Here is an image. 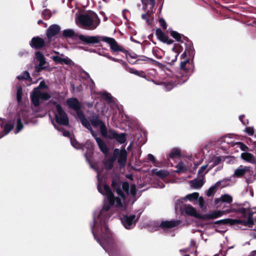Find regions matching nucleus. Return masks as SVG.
I'll return each mask as SVG.
<instances>
[{
  "instance_id": "obj_1",
  "label": "nucleus",
  "mask_w": 256,
  "mask_h": 256,
  "mask_svg": "<svg viewBox=\"0 0 256 256\" xmlns=\"http://www.w3.org/2000/svg\"><path fill=\"white\" fill-rule=\"evenodd\" d=\"M180 76L176 78L177 80H171L161 82L166 90L170 91L178 84H182L186 82L194 71V66L190 62L189 60H185L180 63Z\"/></svg>"
},
{
  "instance_id": "obj_2",
  "label": "nucleus",
  "mask_w": 256,
  "mask_h": 256,
  "mask_svg": "<svg viewBox=\"0 0 256 256\" xmlns=\"http://www.w3.org/2000/svg\"><path fill=\"white\" fill-rule=\"evenodd\" d=\"M79 40L84 44H99L100 41H103L109 44L112 52L114 53L121 52L127 55L128 51L118 45L116 40L112 38L104 36H90L84 35L78 36Z\"/></svg>"
},
{
  "instance_id": "obj_3",
  "label": "nucleus",
  "mask_w": 256,
  "mask_h": 256,
  "mask_svg": "<svg viewBox=\"0 0 256 256\" xmlns=\"http://www.w3.org/2000/svg\"><path fill=\"white\" fill-rule=\"evenodd\" d=\"M78 20L82 28L87 30H94L100 24V20L98 15L92 12L90 14H82L79 16Z\"/></svg>"
},
{
  "instance_id": "obj_4",
  "label": "nucleus",
  "mask_w": 256,
  "mask_h": 256,
  "mask_svg": "<svg viewBox=\"0 0 256 256\" xmlns=\"http://www.w3.org/2000/svg\"><path fill=\"white\" fill-rule=\"evenodd\" d=\"M98 219H100V224H98L95 218L94 220V224H91L92 232L94 239L98 242L102 246V244L100 239L98 237L97 235L94 232V228H96V231L98 233L102 235H104L108 238H110V229L108 226L106 221L105 220H102L101 218V215L98 216Z\"/></svg>"
},
{
  "instance_id": "obj_5",
  "label": "nucleus",
  "mask_w": 256,
  "mask_h": 256,
  "mask_svg": "<svg viewBox=\"0 0 256 256\" xmlns=\"http://www.w3.org/2000/svg\"><path fill=\"white\" fill-rule=\"evenodd\" d=\"M253 212L249 211L248 214V219L246 220H241L225 218L215 221L214 223L219 226L230 224V226L240 224L244 226H248L252 228L254 224V221L252 218Z\"/></svg>"
},
{
  "instance_id": "obj_6",
  "label": "nucleus",
  "mask_w": 256,
  "mask_h": 256,
  "mask_svg": "<svg viewBox=\"0 0 256 256\" xmlns=\"http://www.w3.org/2000/svg\"><path fill=\"white\" fill-rule=\"evenodd\" d=\"M128 72L131 74L144 78L148 81L152 82L156 84L160 85L161 84L160 81L154 80L158 76L157 71L155 69L148 70L144 72L142 70L138 71L132 68H129Z\"/></svg>"
},
{
  "instance_id": "obj_7",
  "label": "nucleus",
  "mask_w": 256,
  "mask_h": 256,
  "mask_svg": "<svg viewBox=\"0 0 256 256\" xmlns=\"http://www.w3.org/2000/svg\"><path fill=\"white\" fill-rule=\"evenodd\" d=\"M52 104L55 106L54 117L56 122L60 125L68 126L70 124L68 117L62 106L54 101Z\"/></svg>"
},
{
  "instance_id": "obj_8",
  "label": "nucleus",
  "mask_w": 256,
  "mask_h": 256,
  "mask_svg": "<svg viewBox=\"0 0 256 256\" xmlns=\"http://www.w3.org/2000/svg\"><path fill=\"white\" fill-rule=\"evenodd\" d=\"M141 1L143 5L142 10L144 11L146 10V13L142 14L141 18L146 21L148 25H150L152 24L150 18H153L154 13L152 10L156 4L155 0H149V1L148 0H141Z\"/></svg>"
},
{
  "instance_id": "obj_9",
  "label": "nucleus",
  "mask_w": 256,
  "mask_h": 256,
  "mask_svg": "<svg viewBox=\"0 0 256 256\" xmlns=\"http://www.w3.org/2000/svg\"><path fill=\"white\" fill-rule=\"evenodd\" d=\"M88 121L95 128L100 127V130L101 134H105L106 124L100 119L98 114H94L88 117Z\"/></svg>"
},
{
  "instance_id": "obj_10",
  "label": "nucleus",
  "mask_w": 256,
  "mask_h": 256,
  "mask_svg": "<svg viewBox=\"0 0 256 256\" xmlns=\"http://www.w3.org/2000/svg\"><path fill=\"white\" fill-rule=\"evenodd\" d=\"M66 104L68 106L76 112L77 116L80 121L81 114L85 116L84 112L81 110L82 104L76 98H68L66 100Z\"/></svg>"
},
{
  "instance_id": "obj_11",
  "label": "nucleus",
  "mask_w": 256,
  "mask_h": 256,
  "mask_svg": "<svg viewBox=\"0 0 256 256\" xmlns=\"http://www.w3.org/2000/svg\"><path fill=\"white\" fill-rule=\"evenodd\" d=\"M140 216L136 217L135 214L124 215L121 218V222L124 227L128 230L132 229L136 224Z\"/></svg>"
},
{
  "instance_id": "obj_12",
  "label": "nucleus",
  "mask_w": 256,
  "mask_h": 256,
  "mask_svg": "<svg viewBox=\"0 0 256 256\" xmlns=\"http://www.w3.org/2000/svg\"><path fill=\"white\" fill-rule=\"evenodd\" d=\"M50 44L48 43V40L45 42L42 38L38 36L33 37L30 42V46L36 50L42 49Z\"/></svg>"
},
{
  "instance_id": "obj_13",
  "label": "nucleus",
  "mask_w": 256,
  "mask_h": 256,
  "mask_svg": "<svg viewBox=\"0 0 256 256\" xmlns=\"http://www.w3.org/2000/svg\"><path fill=\"white\" fill-rule=\"evenodd\" d=\"M122 182L118 177L112 178L111 184L112 188L118 196L124 200L126 198V195L122 190Z\"/></svg>"
},
{
  "instance_id": "obj_14",
  "label": "nucleus",
  "mask_w": 256,
  "mask_h": 256,
  "mask_svg": "<svg viewBox=\"0 0 256 256\" xmlns=\"http://www.w3.org/2000/svg\"><path fill=\"white\" fill-rule=\"evenodd\" d=\"M60 26L56 24H53L48 27L46 31V36L48 44L50 43L53 37L60 32Z\"/></svg>"
},
{
  "instance_id": "obj_15",
  "label": "nucleus",
  "mask_w": 256,
  "mask_h": 256,
  "mask_svg": "<svg viewBox=\"0 0 256 256\" xmlns=\"http://www.w3.org/2000/svg\"><path fill=\"white\" fill-rule=\"evenodd\" d=\"M250 169L251 168L250 166H243L241 165L234 170L233 176L241 178L244 177V176L247 173H248L249 175L252 174L254 172Z\"/></svg>"
},
{
  "instance_id": "obj_16",
  "label": "nucleus",
  "mask_w": 256,
  "mask_h": 256,
  "mask_svg": "<svg viewBox=\"0 0 256 256\" xmlns=\"http://www.w3.org/2000/svg\"><path fill=\"white\" fill-rule=\"evenodd\" d=\"M232 202V198L228 194H222L220 198H216L214 200V204L217 208L222 206V205L224 203L230 206Z\"/></svg>"
},
{
  "instance_id": "obj_17",
  "label": "nucleus",
  "mask_w": 256,
  "mask_h": 256,
  "mask_svg": "<svg viewBox=\"0 0 256 256\" xmlns=\"http://www.w3.org/2000/svg\"><path fill=\"white\" fill-rule=\"evenodd\" d=\"M98 192L103 195H106L108 200L109 203H112L114 198V194L112 192L110 186L106 184H104V190L102 188L100 185L98 186Z\"/></svg>"
},
{
  "instance_id": "obj_18",
  "label": "nucleus",
  "mask_w": 256,
  "mask_h": 256,
  "mask_svg": "<svg viewBox=\"0 0 256 256\" xmlns=\"http://www.w3.org/2000/svg\"><path fill=\"white\" fill-rule=\"evenodd\" d=\"M140 62H148L153 65H155L161 69L164 70L166 67V66L160 63L158 61H156L154 59L151 58H148L144 56H139V58L136 60V62L138 64H140Z\"/></svg>"
},
{
  "instance_id": "obj_19",
  "label": "nucleus",
  "mask_w": 256,
  "mask_h": 256,
  "mask_svg": "<svg viewBox=\"0 0 256 256\" xmlns=\"http://www.w3.org/2000/svg\"><path fill=\"white\" fill-rule=\"evenodd\" d=\"M184 211L188 216H194L196 218L202 219L203 214L198 213L196 209L190 204L184 206Z\"/></svg>"
},
{
  "instance_id": "obj_20",
  "label": "nucleus",
  "mask_w": 256,
  "mask_h": 256,
  "mask_svg": "<svg viewBox=\"0 0 256 256\" xmlns=\"http://www.w3.org/2000/svg\"><path fill=\"white\" fill-rule=\"evenodd\" d=\"M185 50L188 52V58L187 60H189L190 62L193 64V59L194 56V50L192 42H185ZM194 66V65H193Z\"/></svg>"
},
{
  "instance_id": "obj_21",
  "label": "nucleus",
  "mask_w": 256,
  "mask_h": 256,
  "mask_svg": "<svg viewBox=\"0 0 256 256\" xmlns=\"http://www.w3.org/2000/svg\"><path fill=\"white\" fill-rule=\"evenodd\" d=\"M180 223L179 220H163L160 224V227L162 228H172L178 226Z\"/></svg>"
},
{
  "instance_id": "obj_22",
  "label": "nucleus",
  "mask_w": 256,
  "mask_h": 256,
  "mask_svg": "<svg viewBox=\"0 0 256 256\" xmlns=\"http://www.w3.org/2000/svg\"><path fill=\"white\" fill-rule=\"evenodd\" d=\"M128 152L125 150V146L122 147V148L120 150V153L118 155V162L121 167L124 166L127 160Z\"/></svg>"
},
{
  "instance_id": "obj_23",
  "label": "nucleus",
  "mask_w": 256,
  "mask_h": 256,
  "mask_svg": "<svg viewBox=\"0 0 256 256\" xmlns=\"http://www.w3.org/2000/svg\"><path fill=\"white\" fill-rule=\"evenodd\" d=\"M224 214V212L220 210H214L210 214H203V220H213L220 217Z\"/></svg>"
},
{
  "instance_id": "obj_24",
  "label": "nucleus",
  "mask_w": 256,
  "mask_h": 256,
  "mask_svg": "<svg viewBox=\"0 0 256 256\" xmlns=\"http://www.w3.org/2000/svg\"><path fill=\"white\" fill-rule=\"evenodd\" d=\"M40 96L38 94V88H34L33 92L30 94V99L32 104L35 107H38L40 104Z\"/></svg>"
},
{
  "instance_id": "obj_25",
  "label": "nucleus",
  "mask_w": 256,
  "mask_h": 256,
  "mask_svg": "<svg viewBox=\"0 0 256 256\" xmlns=\"http://www.w3.org/2000/svg\"><path fill=\"white\" fill-rule=\"evenodd\" d=\"M81 115L82 118H80V122L82 125L85 128L89 130L90 132V133L92 134V136L96 138L98 136H96V134L95 133L94 131L92 130V128L88 120L86 118L85 116H82V114Z\"/></svg>"
},
{
  "instance_id": "obj_26",
  "label": "nucleus",
  "mask_w": 256,
  "mask_h": 256,
  "mask_svg": "<svg viewBox=\"0 0 256 256\" xmlns=\"http://www.w3.org/2000/svg\"><path fill=\"white\" fill-rule=\"evenodd\" d=\"M2 128H3L4 134L0 137L8 134L14 128V125L10 123L6 122V120H4L0 123Z\"/></svg>"
},
{
  "instance_id": "obj_27",
  "label": "nucleus",
  "mask_w": 256,
  "mask_h": 256,
  "mask_svg": "<svg viewBox=\"0 0 256 256\" xmlns=\"http://www.w3.org/2000/svg\"><path fill=\"white\" fill-rule=\"evenodd\" d=\"M96 140L100 151L105 154H107L108 151V149L104 142L99 137H96Z\"/></svg>"
},
{
  "instance_id": "obj_28",
  "label": "nucleus",
  "mask_w": 256,
  "mask_h": 256,
  "mask_svg": "<svg viewBox=\"0 0 256 256\" xmlns=\"http://www.w3.org/2000/svg\"><path fill=\"white\" fill-rule=\"evenodd\" d=\"M241 158L244 160L252 164H254L256 162V158L250 152H242L241 154Z\"/></svg>"
},
{
  "instance_id": "obj_29",
  "label": "nucleus",
  "mask_w": 256,
  "mask_h": 256,
  "mask_svg": "<svg viewBox=\"0 0 256 256\" xmlns=\"http://www.w3.org/2000/svg\"><path fill=\"white\" fill-rule=\"evenodd\" d=\"M117 134L116 132L113 129H109V130H108L106 126L105 134H102V136L104 138L110 140H114L116 138Z\"/></svg>"
},
{
  "instance_id": "obj_30",
  "label": "nucleus",
  "mask_w": 256,
  "mask_h": 256,
  "mask_svg": "<svg viewBox=\"0 0 256 256\" xmlns=\"http://www.w3.org/2000/svg\"><path fill=\"white\" fill-rule=\"evenodd\" d=\"M52 60L56 63L69 65L71 60L68 58H62L58 56H53Z\"/></svg>"
},
{
  "instance_id": "obj_31",
  "label": "nucleus",
  "mask_w": 256,
  "mask_h": 256,
  "mask_svg": "<svg viewBox=\"0 0 256 256\" xmlns=\"http://www.w3.org/2000/svg\"><path fill=\"white\" fill-rule=\"evenodd\" d=\"M181 150L178 148H174L172 150L168 156V159H174L181 156Z\"/></svg>"
},
{
  "instance_id": "obj_32",
  "label": "nucleus",
  "mask_w": 256,
  "mask_h": 256,
  "mask_svg": "<svg viewBox=\"0 0 256 256\" xmlns=\"http://www.w3.org/2000/svg\"><path fill=\"white\" fill-rule=\"evenodd\" d=\"M152 173L162 179L166 178L169 174L167 170H158L156 168L152 170Z\"/></svg>"
},
{
  "instance_id": "obj_33",
  "label": "nucleus",
  "mask_w": 256,
  "mask_h": 256,
  "mask_svg": "<svg viewBox=\"0 0 256 256\" xmlns=\"http://www.w3.org/2000/svg\"><path fill=\"white\" fill-rule=\"evenodd\" d=\"M80 34H75L74 32L72 29H66L63 30L62 32V36L64 38H72V37H77L79 38L78 36Z\"/></svg>"
},
{
  "instance_id": "obj_34",
  "label": "nucleus",
  "mask_w": 256,
  "mask_h": 256,
  "mask_svg": "<svg viewBox=\"0 0 256 256\" xmlns=\"http://www.w3.org/2000/svg\"><path fill=\"white\" fill-rule=\"evenodd\" d=\"M156 35L158 38L162 42L168 40V36L166 35L160 28L156 29Z\"/></svg>"
},
{
  "instance_id": "obj_35",
  "label": "nucleus",
  "mask_w": 256,
  "mask_h": 256,
  "mask_svg": "<svg viewBox=\"0 0 256 256\" xmlns=\"http://www.w3.org/2000/svg\"><path fill=\"white\" fill-rule=\"evenodd\" d=\"M36 58L39 62L40 66H44L46 63V59L43 54L40 51L36 52L35 53Z\"/></svg>"
},
{
  "instance_id": "obj_36",
  "label": "nucleus",
  "mask_w": 256,
  "mask_h": 256,
  "mask_svg": "<svg viewBox=\"0 0 256 256\" xmlns=\"http://www.w3.org/2000/svg\"><path fill=\"white\" fill-rule=\"evenodd\" d=\"M191 186L194 188H200L204 185V182L202 180L194 178L190 182Z\"/></svg>"
},
{
  "instance_id": "obj_37",
  "label": "nucleus",
  "mask_w": 256,
  "mask_h": 256,
  "mask_svg": "<svg viewBox=\"0 0 256 256\" xmlns=\"http://www.w3.org/2000/svg\"><path fill=\"white\" fill-rule=\"evenodd\" d=\"M220 182H216L213 186L210 187L206 192V195L210 197L212 196L216 192V189L218 188V185Z\"/></svg>"
},
{
  "instance_id": "obj_38",
  "label": "nucleus",
  "mask_w": 256,
  "mask_h": 256,
  "mask_svg": "<svg viewBox=\"0 0 256 256\" xmlns=\"http://www.w3.org/2000/svg\"><path fill=\"white\" fill-rule=\"evenodd\" d=\"M183 50V48L182 46H180L178 44H174V46L173 48H172V50L176 52V54L175 56V60H173L172 61H176V58L178 56L179 54L182 52V51Z\"/></svg>"
},
{
  "instance_id": "obj_39",
  "label": "nucleus",
  "mask_w": 256,
  "mask_h": 256,
  "mask_svg": "<svg viewBox=\"0 0 256 256\" xmlns=\"http://www.w3.org/2000/svg\"><path fill=\"white\" fill-rule=\"evenodd\" d=\"M100 98L106 100L108 103H112V98L108 92H104L100 94Z\"/></svg>"
},
{
  "instance_id": "obj_40",
  "label": "nucleus",
  "mask_w": 256,
  "mask_h": 256,
  "mask_svg": "<svg viewBox=\"0 0 256 256\" xmlns=\"http://www.w3.org/2000/svg\"><path fill=\"white\" fill-rule=\"evenodd\" d=\"M199 196V194L196 192H193L190 194H188L186 195L184 200H188L190 201L196 200Z\"/></svg>"
},
{
  "instance_id": "obj_41",
  "label": "nucleus",
  "mask_w": 256,
  "mask_h": 256,
  "mask_svg": "<svg viewBox=\"0 0 256 256\" xmlns=\"http://www.w3.org/2000/svg\"><path fill=\"white\" fill-rule=\"evenodd\" d=\"M170 35L174 38L177 42H180L182 43L183 42L182 40V34H179L176 31L174 30H172L170 32Z\"/></svg>"
},
{
  "instance_id": "obj_42",
  "label": "nucleus",
  "mask_w": 256,
  "mask_h": 256,
  "mask_svg": "<svg viewBox=\"0 0 256 256\" xmlns=\"http://www.w3.org/2000/svg\"><path fill=\"white\" fill-rule=\"evenodd\" d=\"M115 140L121 144H124L126 142V134L125 133L117 134Z\"/></svg>"
},
{
  "instance_id": "obj_43",
  "label": "nucleus",
  "mask_w": 256,
  "mask_h": 256,
  "mask_svg": "<svg viewBox=\"0 0 256 256\" xmlns=\"http://www.w3.org/2000/svg\"><path fill=\"white\" fill-rule=\"evenodd\" d=\"M54 127L59 131L62 132L63 136L66 137L70 138V133L68 130H64V129L60 127L59 126L56 125V124H54Z\"/></svg>"
},
{
  "instance_id": "obj_44",
  "label": "nucleus",
  "mask_w": 256,
  "mask_h": 256,
  "mask_svg": "<svg viewBox=\"0 0 256 256\" xmlns=\"http://www.w3.org/2000/svg\"><path fill=\"white\" fill-rule=\"evenodd\" d=\"M122 189L124 192L126 193V195L128 196L130 194V184L128 182H122Z\"/></svg>"
},
{
  "instance_id": "obj_45",
  "label": "nucleus",
  "mask_w": 256,
  "mask_h": 256,
  "mask_svg": "<svg viewBox=\"0 0 256 256\" xmlns=\"http://www.w3.org/2000/svg\"><path fill=\"white\" fill-rule=\"evenodd\" d=\"M176 168H177L176 172L178 173L184 172L186 170V168L182 162H179Z\"/></svg>"
},
{
  "instance_id": "obj_46",
  "label": "nucleus",
  "mask_w": 256,
  "mask_h": 256,
  "mask_svg": "<svg viewBox=\"0 0 256 256\" xmlns=\"http://www.w3.org/2000/svg\"><path fill=\"white\" fill-rule=\"evenodd\" d=\"M17 78L19 80H32L30 76V74L28 71H24L22 76H17Z\"/></svg>"
},
{
  "instance_id": "obj_47",
  "label": "nucleus",
  "mask_w": 256,
  "mask_h": 256,
  "mask_svg": "<svg viewBox=\"0 0 256 256\" xmlns=\"http://www.w3.org/2000/svg\"><path fill=\"white\" fill-rule=\"evenodd\" d=\"M116 203V206H122V202L120 198L119 197H115L114 195V198L112 200V203H109L110 205L112 206H114V203Z\"/></svg>"
},
{
  "instance_id": "obj_48",
  "label": "nucleus",
  "mask_w": 256,
  "mask_h": 256,
  "mask_svg": "<svg viewBox=\"0 0 256 256\" xmlns=\"http://www.w3.org/2000/svg\"><path fill=\"white\" fill-rule=\"evenodd\" d=\"M23 128L24 126L22 122L21 118L18 117L16 121V132H19Z\"/></svg>"
},
{
  "instance_id": "obj_49",
  "label": "nucleus",
  "mask_w": 256,
  "mask_h": 256,
  "mask_svg": "<svg viewBox=\"0 0 256 256\" xmlns=\"http://www.w3.org/2000/svg\"><path fill=\"white\" fill-rule=\"evenodd\" d=\"M38 94L40 99L44 100H47L50 98V95L46 92H41L38 90Z\"/></svg>"
},
{
  "instance_id": "obj_50",
  "label": "nucleus",
  "mask_w": 256,
  "mask_h": 256,
  "mask_svg": "<svg viewBox=\"0 0 256 256\" xmlns=\"http://www.w3.org/2000/svg\"><path fill=\"white\" fill-rule=\"evenodd\" d=\"M22 88L20 86L17 89L16 92V100L18 102H20L22 100Z\"/></svg>"
},
{
  "instance_id": "obj_51",
  "label": "nucleus",
  "mask_w": 256,
  "mask_h": 256,
  "mask_svg": "<svg viewBox=\"0 0 256 256\" xmlns=\"http://www.w3.org/2000/svg\"><path fill=\"white\" fill-rule=\"evenodd\" d=\"M120 153V150L118 148H115L113 152V155L112 157L108 160L114 163V161L117 158L118 155Z\"/></svg>"
},
{
  "instance_id": "obj_52",
  "label": "nucleus",
  "mask_w": 256,
  "mask_h": 256,
  "mask_svg": "<svg viewBox=\"0 0 256 256\" xmlns=\"http://www.w3.org/2000/svg\"><path fill=\"white\" fill-rule=\"evenodd\" d=\"M71 144L72 146L77 148V149H80L82 148V144L79 143L76 140H72L71 139L70 140Z\"/></svg>"
},
{
  "instance_id": "obj_53",
  "label": "nucleus",
  "mask_w": 256,
  "mask_h": 256,
  "mask_svg": "<svg viewBox=\"0 0 256 256\" xmlns=\"http://www.w3.org/2000/svg\"><path fill=\"white\" fill-rule=\"evenodd\" d=\"M94 155V148L87 149L85 153V156L87 160L92 158Z\"/></svg>"
},
{
  "instance_id": "obj_54",
  "label": "nucleus",
  "mask_w": 256,
  "mask_h": 256,
  "mask_svg": "<svg viewBox=\"0 0 256 256\" xmlns=\"http://www.w3.org/2000/svg\"><path fill=\"white\" fill-rule=\"evenodd\" d=\"M42 14L44 16V19L45 20H48L52 16L51 12L48 9L44 10L42 12Z\"/></svg>"
},
{
  "instance_id": "obj_55",
  "label": "nucleus",
  "mask_w": 256,
  "mask_h": 256,
  "mask_svg": "<svg viewBox=\"0 0 256 256\" xmlns=\"http://www.w3.org/2000/svg\"><path fill=\"white\" fill-rule=\"evenodd\" d=\"M226 204L224 203L222 205V206L220 207L224 210L223 211L224 212V214L225 212L229 213L230 212L234 211V210L232 209L231 207L230 206H228Z\"/></svg>"
},
{
  "instance_id": "obj_56",
  "label": "nucleus",
  "mask_w": 256,
  "mask_h": 256,
  "mask_svg": "<svg viewBox=\"0 0 256 256\" xmlns=\"http://www.w3.org/2000/svg\"><path fill=\"white\" fill-rule=\"evenodd\" d=\"M106 168L108 170H110L114 166V162L108 159L107 160L104 162Z\"/></svg>"
},
{
  "instance_id": "obj_57",
  "label": "nucleus",
  "mask_w": 256,
  "mask_h": 256,
  "mask_svg": "<svg viewBox=\"0 0 256 256\" xmlns=\"http://www.w3.org/2000/svg\"><path fill=\"white\" fill-rule=\"evenodd\" d=\"M230 181L229 179H224L221 181H218V182H220V184L218 185V188L220 187L222 188H224L228 185V182Z\"/></svg>"
},
{
  "instance_id": "obj_58",
  "label": "nucleus",
  "mask_w": 256,
  "mask_h": 256,
  "mask_svg": "<svg viewBox=\"0 0 256 256\" xmlns=\"http://www.w3.org/2000/svg\"><path fill=\"white\" fill-rule=\"evenodd\" d=\"M208 167V165L202 166L198 170V174L200 176H204V173Z\"/></svg>"
},
{
  "instance_id": "obj_59",
  "label": "nucleus",
  "mask_w": 256,
  "mask_h": 256,
  "mask_svg": "<svg viewBox=\"0 0 256 256\" xmlns=\"http://www.w3.org/2000/svg\"><path fill=\"white\" fill-rule=\"evenodd\" d=\"M252 176H253L254 177L256 176V174H254V172L252 174L250 175V176L248 177H246V182L248 184H252L254 182V180L256 179L255 178H252Z\"/></svg>"
},
{
  "instance_id": "obj_60",
  "label": "nucleus",
  "mask_w": 256,
  "mask_h": 256,
  "mask_svg": "<svg viewBox=\"0 0 256 256\" xmlns=\"http://www.w3.org/2000/svg\"><path fill=\"white\" fill-rule=\"evenodd\" d=\"M136 186L134 184H132L130 186V193L132 194V196H135L136 194Z\"/></svg>"
},
{
  "instance_id": "obj_61",
  "label": "nucleus",
  "mask_w": 256,
  "mask_h": 256,
  "mask_svg": "<svg viewBox=\"0 0 256 256\" xmlns=\"http://www.w3.org/2000/svg\"><path fill=\"white\" fill-rule=\"evenodd\" d=\"M159 24L160 26L164 30L167 28V24L165 20L163 18H160L159 20Z\"/></svg>"
},
{
  "instance_id": "obj_62",
  "label": "nucleus",
  "mask_w": 256,
  "mask_h": 256,
  "mask_svg": "<svg viewBox=\"0 0 256 256\" xmlns=\"http://www.w3.org/2000/svg\"><path fill=\"white\" fill-rule=\"evenodd\" d=\"M84 146L86 150L87 149H90V148H93V144L89 140H87L85 144L83 145L82 144V148Z\"/></svg>"
},
{
  "instance_id": "obj_63",
  "label": "nucleus",
  "mask_w": 256,
  "mask_h": 256,
  "mask_svg": "<svg viewBox=\"0 0 256 256\" xmlns=\"http://www.w3.org/2000/svg\"><path fill=\"white\" fill-rule=\"evenodd\" d=\"M245 116L244 114L239 116V120L241 121L243 124L246 126L248 124V119H244Z\"/></svg>"
},
{
  "instance_id": "obj_64",
  "label": "nucleus",
  "mask_w": 256,
  "mask_h": 256,
  "mask_svg": "<svg viewBox=\"0 0 256 256\" xmlns=\"http://www.w3.org/2000/svg\"><path fill=\"white\" fill-rule=\"evenodd\" d=\"M245 132L248 135L252 136L254 134V129L252 127H246Z\"/></svg>"
}]
</instances>
